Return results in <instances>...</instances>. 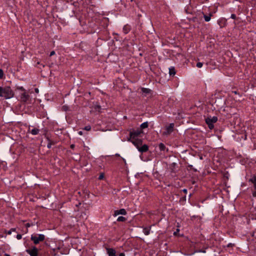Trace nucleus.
Instances as JSON below:
<instances>
[{"label":"nucleus","instance_id":"26","mask_svg":"<svg viewBox=\"0 0 256 256\" xmlns=\"http://www.w3.org/2000/svg\"><path fill=\"white\" fill-rule=\"evenodd\" d=\"M69 108L67 106H64L62 107V109L64 111H67L68 110Z\"/></svg>","mask_w":256,"mask_h":256},{"label":"nucleus","instance_id":"16","mask_svg":"<svg viewBox=\"0 0 256 256\" xmlns=\"http://www.w3.org/2000/svg\"><path fill=\"white\" fill-rule=\"evenodd\" d=\"M130 26L128 25H125L123 28V31L125 34H128L130 30Z\"/></svg>","mask_w":256,"mask_h":256},{"label":"nucleus","instance_id":"42","mask_svg":"<svg viewBox=\"0 0 256 256\" xmlns=\"http://www.w3.org/2000/svg\"><path fill=\"white\" fill-rule=\"evenodd\" d=\"M228 246H230V244H228Z\"/></svg>","mask_w":256,"mask_h":256},{"label":"nucleus","instance_id":"40","mask_svg":"<svg viewBox=\"0 0 256 256\" xmlns=\"http://www.w3.org/2000/svg\"><path fill=\"white\" fill-rule=\"evenodd\" d=\"M74 144H72V145L70 146V148H74Z\"/></svg>","mask_w":256,"mask_h":256},{"label":"nucleus","instance_id":"38","mask_svg":"<svg viewBox=\"0 0 256 256\" xmlns=\"http://www.w3.org/2000/svg\"><path fill=\"white\" fill-rule=\"evenodd\" d=\"M35 92L36 93L38 92V88H35Z\"/></svg>","mask_w":256,"mask_h":256},{"label":"nucleus","instance_id":"23","mask_svg":"<svg viewBox=\"0 0 256 256\" xmlns=\"http://www.w3.org/2000/svg\"><path fill=\"white\" fill-rule=\"evenodd\" d=\"M158 146L159 148L161 150H164V148H166L165 146L162 143L160 144Z\"/></svg>","mask_w":256,"mask_h":256},{"label":"nucleus","instance_id":"24","mask_svg":"<svg viewBox=\"0 0 256 256\" xmlns=\"http://www.w3.org/2000/svg\"><path fill=\"white\" fill-rule=\"evenodd\" d=\"M17 89L20 90L22 92L26 91L25 89L22 86H18Z\"/></svg>","mask_w":256,"mask_h":256},{"label":"nucleus","instance_id":"39","mask_svg":"<svg viewBox=\"0 0 256 256\" xmlns=\"http://www.w3.org/2000/svg\"><path fill=\"white\" fill-rule=\"evenodd\" d=\"M178 231H179V230H178V229H177V230H176V232H174V235H176V233H178Z\"/></svg>","mask_w":256,"mask_h":256},{"label":"nucleus","instance_id":"4","mask_svg":"<svg viewBox=\"0 0 256 256\" xmlns=\"http://www.w3.org/2000/svg\"><path fill=\"white\" fill-rule=\"evenodd\" d=\"M249 182H251L254 185V190H252V196L256 197V176H254L252 177L250 180Z\"/></svg>","mask_w":256,"mask_h":256},{"label":"nucleus","instance_id":"35","mask_svg":"<svg viewBox=\"0 0 256 256\" xmlns=\"http://www.w3.org/2000/svg\"><path fill=\"white\" fill-rule=\"evenodd\" d=\"M51 146H52V144H48L47 146L48 148H51Z\"/></svg>","mask_w":256,"mask_h":256},{"label":"nucleus","instance_id":"29","mask_svg":"<svg viewBox=\"0 0 256 256\" xmlns=\"http://www.w3.org/2000/svg\"><path fill=\"white\" fill-rule=\"evenodd\" d=\"M22 238V236L20 234H18L16 235V238L18 240H20Z\"/></svg>","mask_w":256,"mask_h":256},{"label":"nucleus","instance_id":"21","mask_svg":"<svg viewBox=\"0 0 256 256\" xmlns=\"http://www.w3.org/2000/svg\"><path fill=\"white\" fill-rule=\"evenodd\" d=\"M16 228H12L6 232V234H10L12 232H16Z\"/></svg>","mask_w":256,"mask_h":256},{"label":"nucleus","instance_id":"10","mask_svg":"<svg viewBox=\"0 0 256 256\" xmlns=\"http://www.w3.org/2000/svg\"><path fill=\"white\" fill-rule=\"evenodd\" d=\"M126 212L125 209L122 208L119 210H116L114 211V216H117L119 214L126 215Z\"/></svg>","mask_w":256,"mask_h":256},{"label":"nucleus","instance_id":"13","mask_svg":"<svg viewBox=\"0 0 256 256\" xmlns=\"http://www.w3.org/2000/svg\"><path fill=\"white\" fill-rule=\"evenodd\" d=\"M148 147L146 144H144L139 147L138 150L141 152H146L148 150Z\"/></svg>","mask_w":256,"mask_h":256},{"label":"nucleus","instance_id":"36","mask_svg":"<svg viewBox=\"0 0 256 256\" xmlns=\"http://www.w3.org/2000/svg\"><path fill=\"white\" fill-rule=\"evenodd\" d=\"M119 256H125V254L124 253H120Z\"/></svg>","mask_w":256,"mask_h":256},{"label":"nucleus","instance_id":"6","mask_svg":"<svg viewBox=\"0 0 256 256\" xmlns=\"http://www.w3.org/2000/svg\"><path fill=\"white\" fill-rule=\"evenodd\" d=\"M130 140L134 145L138 149L142 144V140L137 138H130Z\"/></svg>","mask_w":256,"mask_h":256},{"label":"nucleus","instance_id":"8","mask_svg":"<svg viewBox=\"0 0 256 256\" xmlns=\"http://www.w3.org/2000/svg\"><path fill=\"white\" fill-rule=\"evenodd\" d=\"M218 120L217 116H208L206 119V124H212L216 122Z\"/></svg>","mask_w":256,"mask_h":256},{"label":"nucleus","instance_id":"27","mask_svg":"<svg viewBox=\"0 0 256 256\" xmlns=\"http://www.w3.org/2000/svg\"><path fill=\"white\" fill-rule=\"evenodd\" d=\"M84 130H91V126H87L84 128Z\"/></svg>","mask_w":256,"mask_h":256},{"label":"nucleus","instance_id":"33","mask_svg":"<svg viewBox=\"0 0 256 256\" xmlns=\"http://www.w3.org/2000/svg\"><path fill=\"white\" fill-rule=\"evenodd\" d=\"M54 54H55L54 51H52L50 52V56H51L54 55Z\"/></svg>","mask_w":256,"mask_h":256},{"label":"nucleus","instance_id":"17","mask_svg":"<svg viewBox=\"0 0 256 256\" xmlns=\"http://www.w3.org/2000/svg\"><path fill=\"white\" fill-rule=\"evenodd\" d=\"M150 228H143V232L145 235H148L150 234Z\"/></svg>","mask_w":256,"mask_h":256},{"label":"nucleus","instance_id":"32","mask_svg":"<svg viewBox=\"0 0 256 256\" xmlns=\"http://www.w3.org/2000/svg\"><path fill=\"white\" fill-rule=\"evenodd\" d=\"M230 18L232 19H235L236 18V16L234 14H232L230 16Z\"/></svg>","mask_w":256,"mask_h":256},{"label":"nucleus","instance_id":"18","mask_svg":"<svg viewBox=\"0 0 256 256\" xmlns=\"http://www.w3.org/2000/svg\"><path fill=\"white\" fill-rule=\"evenodd\" d=\"M39 132H40V130L38 128H34L30 130V133L32 135H36L38 134Z\"/></svg>","mask_w":256,"mask_h":256},{"label":"nucleus","instance_id":"31","mask_svg":"<svg viewBox=\"0 0 256 256\" xmlns=\"http://www.w3.org/2000/svg\"><path fill=\"white\" fill-rule=\"evenodd\" d=\"M104 178V174H101L98 177L99 180H102Z\"/></svg>","mask_w":256,"mask_h":256},{"label":"nucleus","instance_id":"37","mask_svg":"<svg viewBox=\"0 0 256 256\" xmlns=\"http://www.w3.org/2000/svg\"><path fill=\"white\" fill-rule=\"evenodd\" d=\"M182 191H183L185 194H186V193L187 192V191H188V190H186V189H184V190H182Z\"/></svg>","mask_w":256,"mask_h":256},{"label":"nucleus","instance_id":"12","mask_svg":"<svg viewBox=\"0 0 256 256\" xmlns=\"http://www.w3.org/2000/svg\"><path fill=\"white\" fill-rule=\"evenodd\" d=\"M106 252L108 256H116V250L112 248H107Z\"/></svg>","mask_w":256,"mask_h":256},{"label":"nucleus","instance_id":"1","mask_svg":"<svg viewBox=\"0 0 256 256\" xmlns=\"http://www.w3.org/2000/svg\"><path fill=\"white\" fill-rule=\"evenodd\" d=\"M14 96V93L10 86H0V97L4 98L6 99H9L12 98Z\"/></svg>","mask_w":256,"mask_h":256},{"label":"nucleus","instance_id":"11","mask_svg":"<svg viewBox=\"0 0 256 256\" xmlns=\"http://www.w3.org/2000/svg\"><path fill=\"white\" fill-rule=\"evenodd\" d=\"M226 20L224 18H221L218 20V24L220 28L224 27L226 24Z\"/></svg>","mask_w":256,"mask_h":256},{"label":"nucleus","instance_id":"41","mask_svg":"<svg viewBox=\"0 0 256 256\" xmlns=\"http://www.w3.org/2000/svg\"><path fill=\"white\" fill-rule=\"evenodd\" d=\"M4 256H10L9 254H4Z\"/></svg>","mask_w":256,"mask_h":256},{"label":"nucleus","instance_id":"7","mask_svg":"<svg viewBox=\"0 0 256 256\" xmlns=\"http://www.w3.org/2000/svg\"><path fill=\"white\" fill-rule=\"evenodd\" d=\"M142 133V131L141 130H133L130 132V138H136Z\"/></svg>","mask_w":256,"mask_h":256},{"label":"nucleus","instance_id":"22","mask_svg":"<svg viewBox=\"0 0 256 256\" xmlns=\"http://www.w3.org/2000/svg\"><path fill=\"white\" fill-rule=\"evenodd\" d=\"M126 220V218H124L122 216H118L117 219V221H118V222H124Z\"/></svg>","mask_w":256,"mask_h":256},{"label":"nucleus","instance_id":"34","mask_svg":"<svg viewBox=\"0 0 256 256\" xmlns=\"http://www.w3.org/2000/svg\"><path fill=\"white\" fill-rule=\"evenodd\" d=\"M78 134L80 135V136H82V135L83 133H82V131H79L78 132Z\"/></svg>","mask_w":256,"mask_h":256},{"label":"nucleus","instance_id":"43","mask_svg":"<svg viewBox=\"0 0 256 256\" xmlns=\"http://www.w3.org/2000/svg\"><path fill=\"white\" fill-rule=\"evenodd\" d=\"M228 246H230V244H228Z\"/></svg>","mask_w":256,"mask_h":256},{"label":"nucleus","instance_id":"5","mask_svg":"<svg viewBox=\"0 0 256 256\" xmlns=\"http://www.w3.org/2000/svg\"><path fill=\"white\" fill-rule=\"evenodd\" d=\"M26 252L30 256H38V250L35 246L32 247V248L26 250Z\"/></svg>","mask_w":256,"mask_h":256},{"label":"nucleus","instance_id":"25","mask_svg":"<svg viewBox=\"0 0 256 256\" xmlns=\"http://www.w3.org/2000/svg\"><path fill=\"white\" fill-rule=\"evenodd\" d=\"M203 64L201 62H198L196 64V66L198 68H200L202 66Z\"/></svg>","mask_w":256,"mask_h":256},{"label":"nucleus","instance_id":"3","mask_svg":"<svg viewBox=\"0 0 256 256\" xmlns=\"http://www.w3.org/2000/svg\"><path fill=\"white\" fill-rule=\"evenodd\" d=\"M174 124L171 123L166 128V131L163 132V135L168 136L174 130Z\"/></svg>","mask_w":256,"mask_h":256},{"label":"nucleus","instance_id":"15","mask_svg":"<svg viewBox=\"0 0 256 256\" xmlns=\"http://www.w3.org/2000/svg\"><path fill=\"white\" fill-rule=\"evenodd\" d=\"M175 68L173 66H171L169 68V74L170 76H174L176 74Z\"/></svg>","mask_w":256,"mask_h":256},{"label":"nucleus","instance_id":"2","mask_svg":"<svg viewBox=\"0 0 256 256\" xmlns=\"http://www.w3.org/2000/svg\"><path fill=\"white\" fill-rule=\"evenodd\" d=\"M30 238L34 243L36 244L40 242L44 241L45 239V236L43 234H32Z\"/></svg>","mask_w":256,"mask_h":256},{"label":"nucleus","instance_id":"44","mask_svg":"<svg viewBox=\"0 0 256 256\" xmlns=\"http://www.w3.org/2000/svg\"><path fill=\"white\" fill-rule=\"evenodd\" d=\"M228 246H230V244H228Z\"/></svg>","mask_w":256,"mask_h":256},{"label":"nucleus","instance_id":"20","mask_svg":"<svg viewBox=\"0 0 256 256\" xmlns=\"http://www.w3.org/2000/svg\"><path fill=\"white\" fill-rule=\"evenodd\" d=\"M148 127V122H144L140 124L142 128H145Z\"/></svg>","mask_w":256,"mask_h":256},{"label":"nucleus","instance_id":"14","mask_svg":"<svg viewBox=\"0 0 256 256\" xmlns=\"http://www.w3.org/2000/svg\"><path fill=\"white\" fill-rule=\"evenodd\" d=\"M212 16V13H210L208 15L204 14V18L206 22H209L211 19V17Z\"/></svg>","mask_w":256,"mask_h":256},{"label":"nucleus","instance_id":"28","mask_svg":"<svg viewBox=\"0 0 256 256\" xmlns=\"http://www.w3.org/2000/svg\"><path fill=\"white\" fill-rule=\"evenodd\" d=\"M207 124L208 125V128H210V129H212L214 128V124Z\"/></svg>","mask_w":256,"mask_h":256},{"label":"nucleus","instance_id":"30","mask_svg":"<svg viewBox=\"0 0 256 256\" xmlns=\"http://www.w3.org/2000/svg\"><path fill=\"white\" fill-rule=\"evenodd\" d=\"M4 76V72L2 69H0V78H2Z\"/></svg>","mask_w":256,"mask_h":256},{"label":"nucleus","instance_id":"19","mask_svg":"<svg viewBox=\"0 0 256 256\" xmlns=\"http://www.w3.org/2000/svg\"><path fill=\"white\" fill-rule=\"evenodd\" d=\"M142 92L143 94H144L146 95V94L150 93V90L149 88H142Z\"/></svg>","mask_w":256,"mask_h":256},{"label":"nucleus","instance_id":"9","mask_svg":"<svg viewBox=\"0 0 256 256\" xmlns=\"http://www.w3.org/2000/svg\"><path fill=\"white\" fill-rule=\"evenodd\" d=\"M29 98V95L25 92H22L20 99L23 102H26Z\"/></svg>","mask_w":256,"mask_h":256}]
</instances>
